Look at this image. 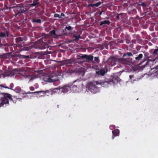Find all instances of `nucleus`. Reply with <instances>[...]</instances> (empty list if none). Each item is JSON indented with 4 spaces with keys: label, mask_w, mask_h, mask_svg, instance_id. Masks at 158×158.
I'll return each instance as SVG.
<instances>
[{
    "label": "nucleus",
    "mask_w": 158,
    "mask_h": 158,
    "mask_svg": "<svg viewBox=\"0 0 158 158\" xmlns=\"http://www.w3.org/2000/svg\"><path fill=\"white\" fill-rule=\"evenodd\" d=\"M120 60L121 61L123 64H125L131 66H137L145 62V61L148 60L147 62H146V64L141 66L142 69L144 68L146 66L150 65V68L152 69H158V65L156 66V67H152V66L153 65L154 63H155L156 62L155 60H144L142 62H140L139 64H137L136 62V61L137 60L138 62H139V61L140 60H134L133 61H132V60Z\"/></svg>",
    "instance_id": "obj_1"
},
{
    "label": "nucleus",
    "mask_w": 158,
    "mask_h": 158,
    "mask_svg": "<svg viewBox=\"0 0 158 158\" xmlns=\"http://www.w3.org/2000/svg\"><path fill=\"white\" fill-rule=\"evenodd\" d=\"M12 96L7 93H2L0 95V107L9 103V100H12Z\"/></svg>",
    "instance_id": "obj_2"
},
{
    "label": "nucleus",
    "mask_w": 158,
    "mask_h": 158,
    "mask_svg": "<svg viewBox=\"0 0 158 158\" xmlns=\"http://www.w3.org/2000/svg\"><path fill=\"white\" fill-rule=\"evenodd\" d=\"M57 74L55 72L47 75L44 79V81L49 82H52L58 80Z\"/></svg>",
    "instance_id": "obj_3"
},
{
    "label": "nucleus",
    "mask_w": 158,
    "mask_h": 158,
    "mask_svg": "<svg viewBox=\"0 0 158 158\" xmlns=\"http://www.w3.org/2000/svg\"><path fill=\"white\" fill-rule=\"evenodd\" d=\"M84 60V61H79L78 62H76V60H65L62 61L63 63H66L68 62L70 63V64H72L74 63L73 65H72V66H78L77 64L80 65H82L83 66V64L85 62H89L90 61L92 60Z\"/></svg>",
    "instance_id": "obj_4"
},
{
    "label": "nucleus",
    "mask_w": 158,
    "mask_h": 158,
    "mask_svg": "<svg viewBox=\"0 0 158 158\" xmlns=\"http://www.w3.org/2000/svg\"><path fill=\"white\" fill-rule=\"evenodd\" d=\"M119 78L116 76L113 77V79L105 78L104 80H102L101 83L102 84H111L113 83L118 82L119 80Z\"/></svg>",
    "instance_id": "obj_5"
},
{
    "label": "nucleus",
    "mask_w": 158,
    "mask_h": 158,
    "mask_svg": "<svg viewBox=\"0 0 158 158\" xmlns=\"http://www.w3.org/2000/svg\"><path fill=\"white\" fill-rule=\"evenodd\" d=\"M71 86V85H70L66 84L62 87H60L59 86L57 88L54 89L53 92H56V91L59 90L62 93H65L70 90Z\"/></svg>",
    "instance_id": "obj_6"
},
{
    "label": "nucleus",
    "mask_w": 158,
    "mask_h": 158,
    "mask_svg": "<svg viewBox=\"0 0 158 158\" xmlns=\"http://www.w3.org/2000/svg\"><path fill=\"white\" fill-rule=\"evenodd\" d=\"M17 70V69H12L8 68L5 72L4 76L6 77H12L15 74Z\"/></svg>",
    "instance_id": "obj_7"
},
{
    "label": "nucleus",
    "mask_w": 158,
    "mask_h": 158,
    "mask_svg": "<svg viewBox=\"0 0 158 158\" xmlns=\"http://www.w3.org/2000/svg\"><path fill=\"white\" fill-rule=\"evenodd\" d=\"M89 89L92 92L96 90L97 89L96 86L92 82H90L88 84Z\"/></svg>",
    "instance_id": "obj_8"
},
{
    "label": "nucleus",
    "mask_w": 158,
    "mask_h": 158,
    "mask_svg": "<svg viewBox=\"0 0 158 158\" xmlns=\"http://www.w3.org/2000/svg\"><path fill=\"white\" fill-rule=\"evenodd\" d=\"M93 56L92 55H84L78 56V57L77 58V59H93Z\"/></svg>",
    "instance_id": "obj_9"
},
{
    "label": "nucleus",
    "mask_w": 158,
    "mask_h": 158,
    "mask_svg": "<svg viewBox=\"0 0 158 158\" xmlns=\"http://www.w3.org/2000/svg\"><path fill=\"white\" fill-rule=\"evenodd\" d=\"M107 69H106V71H105V69H102L100 70L96 71V73L99 76H104L105 73L107 72Z\"/></svg>",
    "instance_id": "obj_10"
},
{
    "label": "nucleus",
    "mask_w": 158,
    "mask_h": 158,
    "mask_svg": "<svg viewBox=\"0 0 158 158\" xmlns=\"http://www.w3.org/2000/svg\"><path fill=\"white\" fill-rule=\"evenodd\" d=\"M113 136L112 139H114V136H118L119 133V130L118 129H116L112 131Z\"/></svg>",
    "instance_id": "obj_11"
},
{
    "label": "nucleus",
    "mask_w": 158,
    "mask_h": 158,
    "mask_svg": "<svg viewBox=\"0 0 158 158\" xmlns=\"http://www.w3.org/2000/svg\"><path fill=\"white\" fill-rule=\"evenodd\" d=\"M24 76L26 79H29L30 81L35 78V76L32 75H26Z\"/></svg>",
    "instance_id": "obj_12"
},
{
    "label": "nucleus",
    "mask_w": 158,
    "mask_h": 158,
    "mask_svg": "<svg viewBox=\"0 0 158 158\" xmlns=\"http://www.w3.org/2000/svg\"><path fill=\"white\" fill-rule=\"evenodd\" d=\"M0 86L1 87H2L6 89H10L11 90H13V89H12V88L14 87V84L13 83H11L10 84V87H9L7 86H4L3 85V84L0 85Z\"/></svg>",
    "instance_id": "obj_13"
},
{
    "label": "nucleus",
    "mask_w": 158,
    "mask_h": 158,
    "mask_svg": "<svg viewBox=\"0 0 158 158\" xmlns=\"http://www.w3.org/2000/svg\"><path fill=\"white\" fill-rule=\"evenodd\" d=\"M18 10L19 11V12L18 14H20L21 13L24 12H25L27 10H24L23 7H21V6H18Z\"/></svg>",
    "instance_id": "obj_14"
},
{
    "label": "nucleus",
    "mask_w": 158,
    "mask_h": 158,
    "mask_svg": "<svg viewBox=\"0 0 158 158\" xmlns=\"http://www.w3.org/2000/svg\"><path fill=\"white\" fill-rule=\"evenodd\" d=\"M14 91H15L17 93H20L21 92V88L19 87H16L15 89H13Z\"/></svg>",
    "instance_id": "obj_15"
},
{
    "label": "nucleus",
    "mask_w": 158,
    "mask_h": 158,
    "mask_svg": "<svg viewBox=\"0 0 158 158\" xmlns=\"http://www.w3.org/2000/svg\"><path fill=\"white\" fill-rule=\"evenodd\" d=\"M110 22L109 21L105 20L101 22L100 23V25H102V24H110Z\"/></svg>",
    "instance_id": "obj_16"
},
{
    "label": "nucleus",
    "mask_w": 158,
    "mask_h": 158,
    "mask_svg": "<svg viewBox=\"0 0 158 158\" xmlns=\"http://www.w3.org/2000/svg\"><path fill=\"white\" fill-rule=\"evenodd\" d=\"M101 4V2H98V3H97L96 4H90V5H89L91 6L92 7H93L95 6L97 7V6H99V5H100Z\"/></svg>",
    "instance_id": "obj_17"
},
{
    "label": "nucleus",
    "mask_w": 158,
    "mask_h": 158,
    "mask_svg": "<svg viewBox=\"0 0 158 158\" xmlns=\"http://www.w3.org/2000/svg\"><path fill=\"white\" fill-rule=\"evenodd\" d=\"M21 59H26L30 58L29 56H20L19 57Z\"/></svg>",
    "instance_id": "obj_18"
},
{
    "label": "nucleus",
    "mask_w": 158,
    "mask_h": 158,
    "mask_svg": "<svg viewBox=\"0 0 158 158\" xmlns=\"http://www.w3.org/2000/svg\"><path fill=\"white\" fill-rule=\"evenodd\" d=\"M42 92H44V91H36V92H29L28 93H27L28 94H36V93L39 94L40 93H42Z\"/></svg>",
    "instance_id": "obj_19"
},
{
    "label": "nucleus",
    "mask_w": 158,
    "mask_h": 158,
    "mask_svg": "<svg viewBox=\"0 0 158 158\" xmlns=\"http://www.w3.org/2000/svg\"><path fill=\"white\" fill-rule=\"evenodd\" d=\"M7 56H10V55H8V54H6V55H2L0 56V58H8Z\"/></svg>",
    "instance_id": "obj_20"
},
{
    "label": "nucleus",
    "mask_w": 158,
    "mask_h": 158,
    "mask_svg": "<svg viewBox=\"0 0 158 158\" xmlns=\"http://www.w3.org/2000/svg\"><path fill=\"white\" fill-rule=\"evenodd\" d=\"M33 21L34 22H36L37 23H40L41 22V20L40 19L36 20L35 19H34L33 20Z\"/></svg>",
    "instance_id": "obj_21"
},
{
    "label": "nucleus",
    "mask_w": 158,
    "mask_h": 158,
    "mask_svg": "<svg viewBox=\"0 0 158 158\" xmlns=\"http://www.w3.org/2000/svg\"><path fill=\"white\" fill-rule=\"evenodd\" d=\"M73 36L74 38H75L76 40H78L79 38H80V35H79L77 36V35L74 34L73 35Z\"/></svg>",
    "instance_id": "obj_22"
},
{
    "label": "nucleus",
    "mask_w": 158,
    "mask_h": 158,
    "mask_svg": "<svg viewBox=\"0 0 158 158\" xmlns=\"http://www.w3.org/2000/svg\"><path fill=\"white\" fill-rule=\"evenodd\" d=\"M143 55L142 54H140L139 56L136 57H135V59H139L142 58Z\"/></svg>",
    "instance_id": "obj_23"
},
{
    "label": "nucleus",
    "mask_w": 158,
    "mask_h": 158,
    "mask_svg": "<svg viewBox=\"0 0 158 158\" xmlns=\"http://www.w3.org/2000/svg\"><path fill=\"white\" fill-rule=\"evenodd\" d=\"M158 52V48L155 49L153 52V54L156 55Z\"/></svg>",
    "instance_id": "obj_24"
},
{
    "label": "nucleus",
    "mask_w": 158,
    "mask_h": 158,
    "mask_svg": "<svg viewBox=\"0 0 158 158\" xmlns=\"http://www.w3.org/2000/svg\"><path fill=\"white\" fill-rule=\"evenodd\" d=\"M32 47L31 46L29 47H26L25 48H24V50H29Z\"/></svg>",
    "instance_id": "obj_25"
},
{
    "label": "nucleus",
    "mask_w": 158,
    "mask_h": 158,
    "mask_svg": "<svg viewBox=\"0 0 158 158\" xmlns=\"http://www.w3.org/2000/svg\"><path fill=\"white\" fill-rule=\"evenodd\" d=\"M23 39L22 38L19 37V38H18L17 39V41H23Z\"/></svg>",
    "instance_id": "obj_26"
},
{
    "label": "nucleus",
    "mask_w": 158,
    "mask_h": 158,
    "mask_svg": "<svg viewBox=\"0 0 158 158\" xmlns=\"http://www.w3.org/2000/svg\"><path fill=\"white\" fill-rule=\"evenodd\" d=\"M5 36V34L3 33H1L0 35V37H3Z\"/></svg>",
    "instance_id": "obj_27"
},
{
    "label": "nucleus",
    "mask_w": 158,
    "mask_h": 158,
    "mask_svg": "<svg viewBox=\"0 0 158 158\" xmlns=\"http://www.w3.org/2000/svg\"><path fill=\"white\" fill-rule=\"evenodd\" d=\"M54 16L56 17H58L59 18H62L61 16L60 15L58 14H55Z\"/></svg>",
    "instance_id": "obj_28"
},
{
    "label": "nucleus",
    "mask_w": 158,
    "mask_h": 158,
    "mask_svg": "<svg viewBox=\"0 0 158 158\" xmlns=\"http://www.w3.org/2000/svg\"><path fill=\"white\" fill-rule=\"evenodd\" d=\"M38 2H35V3H33V4H31L30 5L31 6H35L36 5L38 4Z\"/></svg>",
    "instance_id": "obj_29"
},
{
    "label": "nucleus",
    "mask_w": 158,
    "mask_h": 158,
    "mask_svg": "<svg viewBox=\"0 0 158 158\" xmlns=\"http://www.w3.org/2000/svg\"><path fill=\"white\" fill-rule=\"evenodd\" d=\"M30 89L31 91H34L35 90L34 88L32 86L30 87Z\"/></svg>",
    "instance_id": "obj_30"
},
{
    "label": "nucleus",
    "mask_w": 158,
    "mask_h": 158,
    "mask_svg": "<svg viewBox=\"0 0 158 158\" xmlns=\"http://www.w3.org/2000/svg\"><path fill=\"white\" fill-rule=\"evenodd\" d=\"M66 29H67L69 30H70L71 29V26H69V27H66L65 28Z\"/></svg>",
    "instance_id": "obj_31"
},
{
    "label": "nucleus",
    "mask_w": 158,
    "mask_h": 158,
    "mask_svg": "<svg viewBox=\"0 0 158 158\" xmlns=\"http://www.w3.org/2000/svg\"><path fill=\"white\" fill-rule=\"evenodd\" d=\"M127 55L128 56H132V55L131 52H127Z\"/></svg>",
    "instance_id": "obj_32"
},
{
    "label": "nucleus",
    "mask_w": 158,
    "mask_h": 158,
    "mask_svg": "<svg viewBox=\"0 0 158 158\" xmlns=\"http://www.w3.org/2000/svg\"><path fill=\"white\" fill-rule=\"evenodd\" d=\"M51 34H55V30H52L50 32Z\"/></svg>",
    "instance_id": "obj_33"
},
{
    "label": "nucleus",
    "mask_w": 158,
    "mask_h": 158,
    "mask_svg": "<svg viewBox=\"0 0 158 158\" xmlns=\"http://www.w3.org/2000/svg\"><path fill=\"white\" fill-rule=\"evenodd\" d=\"M110 58H111V59H118V58H117V57H115L114 56H112L110 57Z\"/></svg>",
    "instance_id": "obj_34"
},
{
    "label": "nucleus",
    "mask_w": 158,
    "mask_h": 158,
    "mask_svg": "<svg viewBox=\"0 0 158 158\" xmlns=\"http://www.w3.org/2000/svg\"><path fill=\"white\" fill-rule=\"evenodd\" d=\"M13 97L15 98H16L17 99H18L19 98H18L16 96H13Z\"/></svg>",
    "instance_id": "obj_35"
},
{
    "label": "nucleus",
    "mask_w": 158,
    "mask_h": 158,
    "mask_svg": "<svg viewBox=\"0 0 158 158\" xmlns=\"http://www.w3.org/2000/svg\"><path fill=\"white\" fill-rule=\"evenodd\" d=\"M134 75H130L129 76V77L131 79L133 77Z\"/></svg>",
    "instance_id": "obj_36"
},
{
    "label": "nucleus",
    "mask_w": 158,
    "mask_h": 158,
    "mask_svg": "<svg viewBox=\"0 0 158 158\" xmlns=\"http://www.w3.org/2000/svg\"><path fill=\"white\" fill-rule=\"evenodd\" d=\"M139 5H142V6H146V5L144 3H142L141 4H139Z\"/></svg>",
    "instance_id": "obj_37"
},
{
    "label": "nucleus",
    "mask_w": 158,
    "mask_h": 158,
    "mask_svg": "<svg viewBox=\"0 0 158 158\" xmlns=\"http://www.w3.org/2000/svg\"><path fill=\"white\" fill-rule=\"evenodd\" d=\"M99 58V57L98 56L95 57H94V59H98Z\"/></svg>",
    "instance_id": "obj_38"
},
{
    "label": "nucleus",
    "mask_w": 158,
    "mask_h": 158,
    "mask_svg": "<svg viewBox=\"0 0 158 158\" xmlns=\"http://www.w3.org/2000/svg\"><path fill=\"white\" fill-rule=\"evenodd\" d=\"M64 15L63 13H61L60 16H61L62 17V16H64Z\"/></svg>",
    "instance_id": "obj_39"
},
{
    "label": "nucleus",
    "mask_w": 158,
    "mask_h": 158,
    "mask_svg": "<svg viewBox=\"0 0 158 158\" xmlns=\"http://www.w3.org/2000/svg\"><path fill=\"white\" fill-rule=\"evenodd\" d=\"M52 60V61H57V62H59L58 61H57L56 60Z\"/></svg>",
    "instance_id": "obj_40"
},
{
    "label": "nucleus",
    "mask_w": 158,
    "mask_h": 158,
    "mask_svg": "<svg viewBox=\"0 0 158 158\" xmlns=\"http://www.w3.org/2000/svg\"><path fill=\"white\" fill-rule=\"evenodd\" d=\"M116 18L118 19H119V16H118V15L116 17Z\"/></svg>",
    "instance_id": "obj_41"
},
{
    "label": "nucleus",
    "mask_w": 158,
    "mask_h": 158,
    "mask_svg": "<svg viewBox=\"0 0 158 158\" xmlns=\"http://www.w3.org/2000/svg\"><path fill=\"white\" fill-rule=\"evenodd\" d=\"M126 55V54H124L123 55V56H125Z\"/></svg>",
    "instance_id": "obj_42"
},
{
    "label": "nucleus",
    "mask_w": 158,
    "mask_h": 158,
    "mask_svg": "<svg viewBox=\"0 0 158 158\" xmlns=\"http://www.w3.org/2000/svg\"><path fill=\"white\" fill-rule=\"evenodd\" d=\"M95 60L97 62H98V60Z\"/></svg>",
    "instance_id": "obj_43"
},
{
    "label": "nucleus",
    "mask_w": 158,
    "mask_h": 158,
    "mask_svg": "<svg viewBox=\"0 0 158 158\" xmlns=\"http://www.w3.org/2000/svg\"><path fill=\"white\" fill-rule=\"evenodd\" d=\"M102 12H100V13L99 14H100V15H101V14H102Z\"/></svg>",
    "instance_id": "obj_44"
},
{
    "label": "nucleus",
    "mask_w": 158,
    "mask_h": 158,
    "mask_svg": "<svg viewBox=\"0 0 158 158\" xmlns=\"http://www.w3.org/2000/svg\"><path fill=\"white\" fill-rule=\"evenodd\" d=\"M122 14H122V13H121V14H119L118 15H122Z\"/></svg>",
    "instance_id": "obj_45"
},
{
    "label": "nucleus",
    "mask_w": 158,
    "mask_h": 158,
    "mask_svg": "<svg viewBox=\"0 0 158 158\" xmlns=\"http://www.w3.org/2000/svg\"><path fill=\"white\" fill-rule=\"evenodd\" d=\"M148 13V12H146V13Z\"/></svg>",
    "instance_id": "obj_46"
},
{
    "label": "nucleus",
    "mask_w": 158,
    "mask_h": 158,
    "mask_svg": "<svg viewBox=\"0 0 158 158\" xmlns=\"http://www.w3.org/2000/svg\"><path fill=\"white\" fill-rule=\"evenodd\" d=\"M7 36H8V34H7Z\"/></svg>",
    "instance_id": "obj_47"
},
{
    "label": "nucleus",
    "mask_w": 158,
    "mask_h": 158,
    "mask_svg": "<svg viewBox=\"0 0 158 158\" xmlns=\"http://www.w3.org/2000/svg\"><path fill=\"white\" fill-rule=\"evenodd\" d=\"M75 81H74V82H75Z\"/></svg>",
    "instance_id": "obj_48"
},
{
    "label": "nucleus",
    "mask_w": 158,
    "mask_h": 158,
    "mask_svg": "<svg viewBox=\"0 0 158 158\" xmlns=\"http://www.w3.org/2000/svg\"><path fill=\"white\" fill-rule=\"evenodd\" d=\"M116 60V62H117V61L116 60Z\"/></svg>",
    "instance_id": "obj_49"
}]
</instances>
